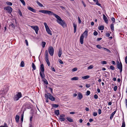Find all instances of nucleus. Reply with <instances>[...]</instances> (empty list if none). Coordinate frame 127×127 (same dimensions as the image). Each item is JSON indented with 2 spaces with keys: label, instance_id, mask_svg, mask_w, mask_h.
Returning <instances> with one entry per match:
<instances>
[{
  "label": "nucleus",
  "instance_id": "27",
  "mask_svg": "<svg viewBox=\"0 0 127 127\" xmlns=\"http://www.w3.org/2000/svg\"><path fill=\"white\" fill-rule=\"evenodd\" d=\"M32 67L34 70H35L36 69V66L33 63H32Z\"/></svg>",
  "mask_w": 127,
  "mask_h": 127
},
{
  "label": "nucleus",
  "instance_id": "17",
  "mask_svg": "<svg viewBox=\"0 0 127 127\" xmlns=\"http://www.w3.org/2000/svg\"><path fill=\"white\" fill-rule=\"evenodd\" d=\"M116 110H115V111H114L113 112H112V114H111L110 117V119H111L113 117L115 114L116 113Z\"/></svg>",
  "mask_w": 127,
  "mask_h": 127
},
{
  "label": "nucleus",
  "instance_id": "48",
  "mask_svg": "<svg viewBox=\"0 0 127 127\" xmlns=\"http://www.w3.org/2000/svg\"><path fill=\"white\" fill-rule=\"evenodd\" d=\"M94 34L95 36H96L97 35L98 33L97 32L95 31L94 33Z\"/></svg>",
  "mask_w": 127,
  "mask_h": 127
},
{
  "label": "nucleus",
  "instance_id": "59",
  "mask_svg": "<svg viewBox=\"0 0 127 127\" xmlns=\"http://www.w3.org/2000/svg\"><path fill=\"white\" fill-rule=\"evenodd\" d=\"M91 86L89 84H87L86 85V87L89 88Z\"/></svg>",
  "mask_w": 127,
  "mask_h": 127
},
{
  "label": "nucleus",
  "instance_id": "34",
  "mask_svg": "<svg viewBox=\"0 0 127 127\" xmlns=\"http://www.w3.org/2000/svg\"><path fill=\"white\" fill-rule=\"evenodd\" d=\"M52 106L53 107L57 108L58 107L59 105L58 104H53L52 105Z\"/></svg>",
  "mask_w": 127,
  "mask_h": 127
},
{
  "label": "nucleus",
  "instance_id": "12",
  "mask_svg": "<svg viewBox=\"0 0 127 127\" xmlns=\"http://www.w3.org/2000/svg\"><path fill=\"white\" fill-rule=\"evenodd\" d=\"M84 36L83 35H81L80 37V42L81 44L83 43Z\"/></svg>",
  "mask_w": 127,
  "mask_h": 127
},
{
  "label": "nucleus",
  "instance_id": "22",
  "mask_svg": "<svg viewBox=\"0 0 127 127\" xmlns=\"http://www.w3.org/2000/svg\"><path fill=\"white\" fill-rule=\"evenodd\" d=\"M62 53V50H61V49H59V52L58 54V56L59 57H61Z\"/></svg>",
  "mask_w": 127,
  "mask_h": 127
},
{
  "label": "nucleus",
  "instance_id": "51",
  "mask_svg": "<svg viewBox=\"0 0 127 127\" xmlns=\"http://www.w3.org/2000/svg\"><path fill=\"white\" fill-rule=\"evenodd\" d=\"M46 62L48 66H49L50 65V63L49 60H47V61H46Z\"/></svg>",
  "mask_w": 127,
  "mask_h": 127
},
{
  "label": "nucleus",
  "instance_id": "40",
  "mask_svg": "<svg viewBox=\"0 0 127 127\" xmlns=\"http://www.w3.org/2000/svg\"><path fill=\"white\" fill-rule=\"evenodd\" d=\"M110 69L112 70H114L115 68V67L114 66H113V65L110 66Z\"/></svg>",
  "mask_w": 127,
  "mask_h": 127
},
{
  "label": "nucleus",
  "instance_id": "57",
  "mask_svg": "<svg viewBox=\"0 0 127 127\" xmlns=\"http://www.w3.org/2000/svg\"><path fill=\"white\" fill-rule=\"evenodd\" d=\"M45 60L46 61H47V60H49L48 56H45Z\"/></svg>",
  "mask_w": 127,
  "mask_h": 127
},
{
  "label": "nucleus",
  "instance_id": "18",
  "mask_svg": "<svg viewBox=\"0 0 127 127\" xmlns=\"http://www.w3.org/2000/svg\"><path fill=\"white\" fill-rule=\"evenodd\" d=\"M42 80L43 81L44 84L46 85L48 84V83L47 80L45 78V76L44 77V78H42Z\"/></svg>",
  "mask_w": 127,
  "mask_h": 127
},
{
  "label": "nucleus",
  "instance_id": "64",
  "mask_svg": "<svg viewBox=\"0 0 127 127\" xmlns=\"http://www.w3.org/2000/svg\"><path fill=\"white\" fill-rule=\"evenodd\" d=\"M125 104L126 106V107L127 108V99H125Z\"/></svg>",
  "mask_w": 127,
  "mask_h": 127
},
{
  "label": "nucleus",
  "instance_id": "10",
  "mask_svg": "<svg viewBox=\"0 0 127 127\" xmlns=\"http://www.w3.org/2000/svg\"><path fill=\"white\" fill-rule=\"evenodd\" d=\"M103 18L105 23L107 24H108V20L107 18L104 14H103Z\"/></svg>",
  "mask_w": 127,
  "mask_h": 127
},
{
  "label": "nucleus",
  "instance_id": "42",
  "mask_svg": "<svg viewBox=\"0 0 127 127\" xmlns=\"http://www.w3.org/2000/svg\"><path fill=\"white\" fill-rule=\"evenodd\" d=\"M96 47L97 48L99 49H100L101 48H102L103 47H101L100 45H96Z\"/></svg>",
  "mask_w": 127,
  "mask_h": 127
},
{
  "label": "nucleus",
  "instance_id": "55",
  "mask_svg": "<svg viewBox=\"0 0 127 127\" xmlns=\"http://www.w3.org/2000/svg\"><path fill=\"white\" fill-rule=\"evenodd\" d=\"M65 116L64 114H62L60 115L59 117L64 118Z\"/></svg>",
  "mask_w": 127,
  "mask_h": 127
},
{
  "label": "nucleus",
  "instance_id": "20",
  "mask_svg": "<svg viewBox=\"0 0 127 127\" xmlns=\"http://www.w3.org/2000/svg\"><path fill=\"white\" fill-rule=\"evenodd\" d=\"M19 118V116L18 115H17L16 116L15 120H16V121L17 123H18V122Z\"/></svg>",
  "mask_w": 127,
  "mask_h": 127
},
{
  "label": "nucleus",
  "instance_id": "6",
  "mask_svg": "<svg viewBox=\"0 0 127 127\" xmlns=\"http://www.w3.org/2000/svg\"><path fill=\"white\" fill-rule=\"evenodd\" d=\"M117 68L120 69V72H122V66L121 63H119V62H118L117 63Z\"/></svg>",
  "mask_w": 127,
  "mask_h": 127
},
{
  "label": "nucleus",
  "instance_id": "16",
  "mask_svg": "<svg viewBox=\"0 0 127 127\" xmlns=\"http://www.w3.org/2000/svg\"><path fill=\"white\" fill-rule=\"evenodd\" d=\"M73 27H74V33H75L77 29V25L75 24L74 23H73Z\"/></svg>",
  "mask_w": 127,
  "mask_h": 127
},
{
  "label": "nucleus",
  "instance_id": "43",
  "mask_svg": "<svg viewBox=\"0 0 127 127\" xmlns=\"http://www.w3.org/2000/svg\"><path fill=\"white\" fill-rule=\"evenodd\" d=\"M111 19L113 23H114L115 22V19L114 18L112 17L111 18Z\"/></svg>",
  "mask_w": 127,
  "mask_h": 127
},
{
  "label": "nucleus",
  "instance_id": "5",
  "mask_svg": "<svg viewBox=\"0 0 127 127\" xmlns=\"http://www.w3.org/2000/svg\"><path fill=\"white\" fill-rule=\"evenodd\" d=\"M49 53L51 56H52L53 55L54 53V48L52 46H50L48 49Z\"/></svg>",
  "mask_w": 127,
  "mask_h": 127
},
{
  "label": "nucleus",
  "instance_id": "56",
  "mask_svg": "<svg viewBox=\"0 0 127 127\" xmlns=\"http://www.w3.org/2000/svg\"><path fill=\"white\" fill-rule=\"evenodd\" d=\"M97 115V113L96 112H94L93 115L94 116H96Z\"/></svg>",
  "mask_w": 127,
  "mask_h": 127
},
{
  "label": "nucleus",
  "instance_id": "24",
  "mask_svg": "<svg viewBox=\"0 0 127 127\" xmlns=\"http://www.w3.org/2000/svg\"><path fill=\"white\" fill-rule=\"evenodd\" d=\"M79 78L78 77H74L71 78V80H78Z\"/></svg>",
  "mask_w": 127,
  "mask_h": 127
},
{
  "label": "nucleus",
  "instance_id": "44",
  "mask_svg": "<svg viewBox=\"0 0 127 127\" xmlns=\"http://www.w3.org/2000/svg\"><path fill=\"white\" fill-rule=\"evenodd\" d=\"M78 18L79 23V24H81V21L79 17H78Z\"/></svg>",
  "mask_w": 127,
  "mask_h": 127
},
{
  "label": "nucleus",
  "instance_id": "14",
  "mask_svg": "<svg viewBox=\"0 0 127 127\" xmlns=\"http://www.w3.org/2000/svg\"><path fill=\"white\" fill-rule=\"evenodd\" d=\"M27 8L28 9L30 10V11H32V12H34L35 13L36 12V10L34 9L33 8L30 7V6H28L27 7Z\"/></svg>",
  "mask_w": 127,
  "mask_h": 127
},
{
  "label": "nucleus",
  "instance_id": "9",
  "mask_svg": "<svg viewBox=\"0 0 127 127\" xmlns=\"http://www.w3.org/2000/svg\"><path fill=\"white\" fill-rule=\"evenodd\" d=\"M49 95V98L52 101H54L55 99V98L50 93H48Z\"/></svg>",
  "mask_w": 127,
  "mask_h": 127
},
{
  "label": "nucleus",
  "instance_id": "58",
  "mask_svg": "<svg viewBox=\"0 0 127 127\" xmlns=\"http://www.w3.org/2000/svg\"><path fill=\"white\" fill-rule=\"evenodd\" d=\"M59 62L60 64H63V61L60 59H59Z\"/></svg>",
  "mask_w": 127,
  "mask_h": 127
},
{
  "label": "nucleus",
  "instance_id": "49",
  "mask_svg": "<svg viewBox=\"0 0 127 127\" xmlns=\"http://www.w3.org/2000/svg\"><path fill=\"white\" fill-rule=\"evenodd\" d=\"M45 56H48V54L47 50H46L45 51Z\"/></svg>",
  "mask_w": 127,
  "mask_h": 127
},
{
  "label": "nucleus",
  "instance_id": "15",
  "mask_svg": "<svg viewBox=\"0 0 127 127\" xmlns=\"http://www.w3.org/2000/svg\"><path fill=\"white\" fill-rule=\"evenodd\" d=\"M9 26L11 27L13 29H14L15 28V26L14 25L13 22H11L10 23V24L9 25Z\"/></svg>",
  "mask_w": 127,
  "mask_h": 127
},
{
  "label": "nucleus",
  "instance_id": "63",
  "mask_svg": "<svg viewBox=\"0 0 127 127\" xmlns=\"http://www.w3.org/2000/svg\"><path fill=\"white\" fill-rule=\"evenodd\" d=\"M125 61L126 63L127 64V56H126L125 58Z\"/></svg>",
  "mask_w": 127,
  "mask_h": 127
},
{
  "label": "nucleus",
  "instance_id": "31",
  "mask_svg": "<svg viewBox=\"0 0 127 127\" xmlns=\"http://www.w3.org/2000/svg\"><path fill=\"white\" fill-rule=\"evenodd\" d=\"M25 64L23 61H22L20 64V66L22 67H24V66Z\"/></svg>",
  "mask_w": 127,
  "mask_h": 127
},
{
  "label": "nucleus",
  "instance_id": "45",
  "mask_svg": "<svg viewBox=\"0 0 127 127\" xmlns=\"http://www.w3.org/2000/svg\"><path fill=\"white\" fill-rule=\"evenodd\" d=\"M93 68V65H91L88 68V69H90Z\"/></svg>",
  "mask_w": 127,
  "mask_h": 127
},
{
  "label": "nucleus",
  "instance_id": "3",
  "mask_svg": "<svg viewBox=\"0 0 127 127\" xmlns=\"http://www.w3.org/2000/svg\"><path fill=\"white\" fill-rule=\"evenodd\" d=\"M22 95L21 92H18L14 97L13 99L14 101L18 100L22 97Z\"/></svg>",
  "mask_w": 127,
  "mask_h": 127
},
{
  "label": "nucleus",
  "instance_id": "8",
  "mask_svg": "<svg viewBox=\"0 0 127 127\" xmlns=\"http://www.w3.org/2000/svg\"><path fill=\"white\" fill-rule=\"evenodd\" d=\"M31 27L35 30V33L36 34H37L38 33V31L39 30V28L37 26H31Z\"/></svg>",
  "mask_w": 127,
  "mask_h": 127
},
{
  "label": "nucleus",
  "instance_id": "33",
  "mask_svg": "<svg viewBox=\"0 0 127 127\" xmlns=\"http://www.w3.org/2000/svg\"><path fill=\"white\" fill-rule=\"evenodd\" d=\"M6 3L8 5L10 6H11L12 4V3L8 1L6 2Z\"/></svg>",
  "mask_w": 127,
  "mask_h": 127
},
{
  "label": "nucleus",
  "instance_id": "21",
  "mask_svg": "<svg viewBox=\"0 0 127 127\" xmlns=\"http://www.w3.org/2000/svg\"><path fill=\"white\" fill-rule=\"evenodd\" d=\"M66 119H67V120L69 122H73V120L72 119L70 118V117H67L66 118Z\"/></svg>",
  "mask_w": 127,
  "mask_h": 127
},
{
  "label": "nucleus",
  "instance_id": "47",
  "mask_svg": "<svg viewBox=\"0 0 127 127\" xmlns=\"http://www.w3.org/2000/svg\"><path fill=\"white\" fill-rule=\"evenodd\" d=\"M101 63L102 64H107V62L105 61H103L101 62Z\"/></svg>",
  "mask_w": 127,
  "mask_h": 127
},
{
  "label": "nucleus",
  "instance_id": "1",
  "mask_svg": "<svg viewBox=\"0 0 127 127\" xmlns=\"http://www.w3.org/2000/svg\"><path fill=\"white\" fill-rule=\"evenodd\" d=\"M38 11L39 12H41L44 14H48L49 15H53L57 19V21L58 24L63 27L65 26L66 24L65 23L64 21L62 20L60 16L54 13L53 12L50 11L45 10H39Z\"/></svg>",
  "mask_w": 127,
  "mask_h": 127
},
{
  "label": "nucleus",
  "instance_id": "23",
  "mask_svg": "<svg viewBox=\"0 0 127 127\" xmlns=\"http://www.w3.org/2000/svg\"><path fill=\"white\" fill-rule=\"evenodd\" d=\"M90 77V76L89 75H86L82 77V78L83 79H85L89 78Z\"/></svg>",
  "mask_w": 127,
  "mask_h": 127
},
{
  "label": "nucleus",
  "instance_id": "52",
  "mask_svg": "<svg viewBox=\"0 0 127 127\" xmlns=\"http://www.w3.org/2000/svg\"><path fill=\"white\" fill-rule=\"evenodd\" d=\"M106 35L107 37H109L110 35V34L109 33L107 32L106 33Z\"/></svg>",
  "mask_w": 127,
  "mask_h": 127
},
{
  "label": "nucleus",
  "instance_id": "41",
  "mask_svg": "<svg viewBox=\"0 0 127 127\" xmlns=\"http://www.w3.org/2000/svg\"><path fill=\"white\" fill-rule=\"evenodd\" d=\"M96 4L97 5H98L101 7V4L99 3L98 2V1L97 0V1H96Z\"/></svg>",
  "mask_w": 127,
  "mask_h": 127
},
{
  "label": "nucleus",
  "instance_id": "13",
  "mask_svg": "<svg viewBox=\"0 0 127 127\" xmlns=\"http://www.w3.org/2000/svg\"><path fill=\"white\" fill-rule=\"evenodd\" d=\"M83 96L82 94L80 93H78L77 97L78 99L80 100L83 97Z\"/></svg>",
  "mask_w": 127,
  "mask_h": 127
},
{
  "label": "nucleus",
  "instance_id": "29",
  "mask_svg": "<svg viewBox=\"0 0 127 127\" xmlns=\"http://www.w3.org/2000/svg\"><path fill=\"white\" fill-rule=\"evenodd\" d=\"M59 119L60 121L62 122L64 121L65 120V119L64 118L59 117Z\"/></svg>",
  "mask_w": 127,
  "mask_h": 127
},
{
  "label": "nucleus",
  "instance_id": "7",
  "mask_svg": "<svg viewBox=\"0 0 127 127\" xmlns=\"http://www.w3.org/2000/svg\"><path fill=\"white\" fill-rule=\"evenodd\" d=\"M4 9L8 11V13H11L12 11V9L10 6H7L6 7L4 8Z\"/></svg>",
  "mask_w": 127,
  "mask_h": 127
},
{
  "label": "nucleus",
  "instance_id": "50",
  "mask_svg": "<svg viewBox=\"0 0 127 127\" xmlns=\"http://www.w3.org/2000/svg\"><path fill=\"white\" fill-rule=\"evenodd\" d=\"M86 93V95H88L90 94V91H87V92Z\"/></svg>",
  "mask_w": 127,
  "mask_h": 127
},
{
  "label": "nucleus",
  "instance_id": "54",
  "mask_svg": "<svg viewBox=\"0 0 127 127\" xmlns=\"http://www.w3.org/2000/svg\"><path fill=\"white\" fill-rule=\"evenodd\" d=\"M117 86H115L114 87V91H116L117 90Z\"/></svg>",
  "mask_w": 127,
  "mask_h": 127
},
{
  "label": "nucleus",
  "instance_id": "37",
  "mask_svg": "<svg viewBox=\"0 0 127 127\" xmlns=\"http://www.w3.org/2000/svg\"><path fill=\"white\" fill-rule=\"evenodd\" d=\"M21 3L23 4V5H26L25 3L24 0H19Z\"/></svg>",
  "mask_w": 127,
  "mask_h": 127
},
{
  "label": "nucleus",
  "instance_id": "61",
  "mask_svg": "<svg viewBox=\"0 0 127 127\" xmlns=\"http://www.w3.org/2000/svg\"><path fill=\"white\" fill-rule=\"evenodd\" d=\"M82 2L83 3V4L84 7H85L86 6V5L83 1H82Z\"/></svg>",
  "mask_w": 127,
  "mask_h": 127
},
{
  "label": "nucleus",
  "instance_id": "32",
  "mask_svg": "<svg viewBox=\"0 0 127 127\" xmlns=\"http://www.w3.org/2000/svg\"><path fill=\"white\" fill-rule=\"evenodd\" d=\"M125 127V123L124 121V119H123V120L122 121V125L121 127Z\"/></svg>",
  "mask_w": 127,
  "mask_h": 127
},
{
  "label": "nucleus",
  "instance_id": "39",
  "mask_svg": "<svg viewBox=\"0 0 127 127\" xmlns=\"http://www.w3.org/2000/svg\"><path fill=\"white\" fill-rule=\"evenodd\" d=\"M23 116H24L23 114H22L21 115V121L22 123V122H23Z\"/></svg>",
  "mask_w": 127,
  "mask_h": 127
},
{
  "label": "nucleus",
  "instance_id": "60",
  "mask_svg": "<svg viewBox=\"0 0 127 127\" xmlns=\"http://www.w3.org/2000/svg\"><path fill=\"white\" fill-rule=\"evenodd\" d=\"M98 96L97 95H94V97L95 99H97L98 98Z\"/></svg>",
  "mask_w": 127,
  "mask_h": 127
},
{
  "label": "nucleus",
  "instance_id": "2",
  "mask_svg": "<svg viewBox=\"0 0 127 127\" xmlns=\"http://www.w3.org/2000/svg\"><path fill=\"white\" fill-rule=\"evenodd\" d=\"M40 70V75L41 76L42 78H44V77L45 76V75L44 73V65L43 64H41Z\"/></svg>",
  "mask_w": 127,
  "mask_h": 127
},
{
  "label": "nucleus",
  "instance_id": "11",
  "mask_svg": "<svg viewBox=\"0 0 127 127\" xmlns=\"http://www.w3.org/2000/svg\"><path fill=\"white\" fill-rule=\"evenodd\" d=\"M82 35H83L85 38H86L88 35V32L87 30H85Z\"/></svg>",
  "mask_w": 127,
  "mask_h": 127
},
{
  "label": "nucleus",
  "instance_id": "19",
  "mask_svg": "<svg viewBox=\"0 0 127 127\" xmlns=\"http://www.w3.org/2000/svg\"><path fill=\"white\" fill-rule=\"evenodd\" d=\"M54 113L55 115L57 116H58L60 114V111L59 110H57L55 111Z\"/></svg>",
  "mask_w": 127,
  "mask_h": 127
},
{
  "label": "nucleus",
  "instance_id": "38",
  "mask_svg": "<svg viewBox=\"0 0 127 127\" xmlns=\"http://www.w3.org/2000/svg\"><path fill=\"white\" fill-rule=\"evenodd\" d=\"M48 93H47V94H45V97L46 98V99H48L49 98V95H48Z\"/></svg>",
  "mask_w": 127,
  "mask_h": 127
},
{
  "label": "nucleus",
  "instance_id": "35",
  "mask_svg": "<svg viewBox=\"0 0 127 127\" xmlns=\"http://www.w3.org/2000/svg\"><path fill=\"white\" fill-rule=\"evenodd\" d=\"M46 44V42H42V47L44 48L45 47V45Z\"/></svg>",
  "mask_w": 127,
  "mask_h": 127
},
{
  "label": "nucleus",
  "instance_id": "28",
  "mask_svg": "<svg viewBox=\"0 0 127 127\" xmlns=\"http://www.w3.org/2000/svg\"><path fill=\"white\" fill-rule=\"evenodd\" d=\"M36 3H37V4H38V5L39 6H40V7H42L43 6V5L42 4L40 3V2H39V1H37Z\"/></svg>",
  "mask_w": 127,
  "mask_h": 127
},
{
  "label": "nucleus",
  "instance_id": "4",
  "mask_svg": "<svg viewBox=\"0 0 127 127\" xmlns=\"http://www.w3.org/2000/svg\"><path fill=\"white\" fill-rule=\"evenodd\" d=\"M44 25L45 27L46 31L47 33L51 35H52V33L51 31L50 30L48 26L47 23L44 22Z\"/></svg>",
  "mask_w": 127,
  "mask_h": 127
},
{
  "label": "nucleus",
  "instance_id": "36",
  "mask_svg": "<svg viewBox=\"0 0 127 127\" xmlns=\"http://www.w3.org/2000/svg\"><path fill=\"white\" fill-rule=\"evenodd\" d=\"M18 13L19 14V15L21 16H22V13L21 12V10L20 9L18 10Z\"/></svg>",
  "mask_w": 127,
  "mask_h": 127
},
{
  "label": "nucleus",
  "instance_id": "53",
  "mask_svg": "<svg viewBox=\"0 0 127 127\" xmlns=\"http://www.w3.org/2000/svg\"><path fill=\"white\" fill-rule=\"evenodd\" d=\"M98 114H100L101 112V110L100 109H99L98 110Z\"/></svg>",
  "mask_w": 127,
  "mask_h": 127
},
{
  "label": "nucleus",
  "instance_id": "26",
  "mask_svg": "<svg viewBox=\"0 0 127 127\" xmlns=\"http://www.w3.org/2000/svg\"><path fill=\"white\" fill-rule=\"evenodd\" d=\"M102 48L104 49V50L106 51L107 52L110 53V51L108 49L104 47H103Z\"/></svg>",
  "mask_w": 127,
  "mask_h": 127
},
{
  "label": "nucleus",
  "instance_id": "30",
  "mask_svg": "<svg viewBox=\"0 0 127 127\" xmlns=\"http://www.w3.org/2000/svg\"><path fill=\"white\" fill-rule=\"evenodd\" d=\"M110 28L111 30L112 31H114V26L113 24H112L110 25Z\"/></svg>",
  "mask_w": 127,
  "mask_h": 127
},
{
  "label": "nucleus",
  "instance_id": "25",
  "mask_svg": "<svg viewBox=\"0 0 127 127\" xmlns=\"http://www.w3.org/2000/svg\"><path fill=\"white\" fill-rule=\"evenodd\" d=\"M98 29L100 30H102L104 29V26H99L98 28Z\"/></svg>",
  "mask_w": 127,
  "mask_h": 127
},
{
  "label": "nucleus",
  "instance_id": "46",
  "mask_svg": "<svg viewBox=\"0 0 127 127\" xmlns=\"http://www.w3.org/2000/svg\"><path fill=\"white\" fill-rule=\"evenodd\" d=\"M77 67H75L72 69V71H77Z\"/></svg>",
  "mask_w": 127,
  "mask_h": 127
},
{
  "label": "nucleus",
  "instance_id": "62",
  "mask_svg": "<svg viewBox=\"0 0 127 127\" xmlns=\"http://www.w3.org/2000/svg\"><path fill=\"white\" fill-rule=\"evenodd\" d=\"M51 69H52V70L53 71H54V72H55V68H54L53 67H51Z\"/></svg>",
  "mask_w": 127,
  "mask_h": 127
}]
</instances>
